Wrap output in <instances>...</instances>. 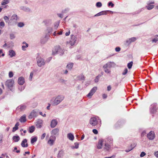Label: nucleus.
Returning a JSON list of instances; mask_svg holds the SVG:
<instances>
[{
    "mask_svg": "<svg viewBox=\"0 0 158 158\" xmlns=\"http://www.w3.org/2000/svg\"><path fill=\"white\" fill-rule=\"evenodd\" d=\"M64 97L62 95H59L56 96L54 99L52 105L56 106L60 103L64 99Z\"/></svg>",
    "mask_w": 158,
    "mask_h": 158,
    "instance_id": "obj_1",
    "label": "nucleus"
},
{
    "mask_svg": "<svg viewBox=\"0 0 158 158\" xmlns=\"http://www.w3.org/2000/svg\"><path fill=\"white\" fill-rule=\"evenodd\" d=\"M78 42V39L77 36L73 35H71L70 39L69 41L67 42L71 46H73L77 44Z\"/></svg>",
    "mask_w": 158,
    "mask_h": 158,
    "instance_id": "obj_2",
    "label": "nucleus"
},
{
    "mask_svg": "<svg viewBox=\"0 0 158 158\" xmlns=\"http://www.w3.org/2000/svg\"><path fill=\"white\" fill-rule=\"evenodd\" d=\"M64 53V51L63 49L59 46H56L54 48L52 51V54L53 55L59 54L61 56Z\"/></svg>",
    "mask_w": 158,
    "mask_h": 158,
    "instance_id": "obj_3",
    "label": "nucleus"
},
{
    "mask_svg": "<svg viewBox=\"0 0 158 158\" xmlns=\"http://www.w3.org/2000/svg\"><path fill=\"white\" fill-rule=\"evenodd\" d=\"M98 117L97 116L92 117L89 120V123L92 126H95L98 124Z\"/></svg>",
    "mask_w": 158,
    "mask_h": 158,
    "instance_id": "obj_4",
    "label": "nucleus"
},
{
    "mask_svg": "<svg viewBox=\"0 0 158 158\" xmlns=\"http://www.w3.org/2000/svg\"><path fill=\"white\" fill-rule=\"evenodd\" d=\"M36 60L37 64L38 66L41 67L45 64V61L43 58L40 57H38Z\"/></svg>",
    "mask_w": 158,
    "mask_h": 158,
    "instance_id": "obj_5",
    "label": "nucleus"
},
{
    "mask_svg": "<svg viewBox=\"0 0 158 158\" xmlns=\"http://www.w3.org/2000/svg\"><path fill=\"white\" fill-rule=\"evenodd\" d=\"M14 83V81L12 79H8L6 81L5 85L9 89H10V88L13 86Z\"/></svg>",
    "mask_w": 158,
    "mask_h": 158,
    "instance_id": "obj_6",
    "label": "nucleus"
},
{
    "mask_svg": "<svg viewBox=\"0 0 158 158\" xmlns=\"http://www.w3.org/2000/svg\"><path fill=\"white\" fill-rule=\"evenodd\" d=\"M155 3L154 1H149L147 3V6H146L145 7L148 10L152 9L154 7V6L153 4Z\"/></svg>",
    "mask_w": 158,
    "mask_h": 158,
    "instance_id": "obj_7",
    "label": "nucleus"
},
{
    "mask_svg": "<svg viewBox=\"0 0 158 158\" xmlns=\"http://www.w3.org/2000/svg\"><path fill=\"white\" fill-rule=\"evenodd\" d=\"M27 106V103H24L18 106L17 110L20 111H23L25 110Z\"/></svg>",
    "mask_w": 158,
    "mask_h": 158,
    "instance_id": "obj_8",
    "label": "nucleus"
},
{
    "mask_svg": "<svg viewBox=\"0 0 158 158\" xmlns=\"http://www.w3.org/2000/svg\"><path fill=\"white\" fill-rule=\"evenodd\" d=\"M97 90V87H94L90 91L89 93L87 95L88 97L89 98H91L92 96L96 92Z\"/></svg>",
    "mask_w": 158,
    "mask_h": 158,
    "instance_id": "obj_9",
    "label": "nucleus"
},
{
    "mask_svg": "<svg viewBox=\"0 0 158 158\" xmlns=\"http://www.w3.org/2000/svg\"><path fill=\"white\" fill-rule=\"evenodd\" d=\"M56 139V137L54 135H51L50 136L49 139L48 141V143L50 146H52Z\"/></svg>",
    "mask_w": 158,
    "mask_h": 158,
    "instance_id": "obj_10",
    "label": "nucleus"
},
{
    "mask_svg": "<svg viewBox=\"0 0 158 158\" xmlns=\"http://www.w3.org/2000/svg\"><path fill=\"white\" fill-rule=\"evenodd\" d=\"M147 137L150 140L153 139L155 137V133L153 131H151L147 134Z\"/></svg>",
    "mask_w": 158,
    "mask_h": 158,
    "instance_id": "obj_11",
    "label": "nucleus"
},
{
    "mask_svg": "<svg viewBox=\"0 0 158 158\" xmlns=\"http://www.w3.org/2000/svg\"><path fill=\"white\" fill-rule=\"evenodd\" d=\"M156 104L154 103L152 104L150 108V112L152 113H154L156 112Z\"/></svg>",
    "mask_w": 158,
    "mask_h": 158,
    "instance_id": "obj_12",
    "label": "nucleus"
},
{
    "mask_svg": "<svg viewBox=\"0 0 158 158\" xmlns=\"http://www.w3.org/2000/svg\"><path fill=\"white\" fill-rule=\"evenodd\" d=\"M105 65L106 66V67H108V68L114 67L116 65L115 63L113 62H108Z\"/></svg>",
    "mask_w": 158,
    "mask_h": 158,
    "instance_id": "obj_13",
    "label": "nucleus"
},
{
    "mask_svg": "<svg viewBox=\"0 0 158 158\" xmlns=\"http://www.w3.org/2000/svg\"><path fill=\"white\" fill-rule=\"evenodd\" d=\"M37 116V114L36 112L34 110H33L29 116V118L31 119L32 118L36 117Z\"/></svg>",
    "mask_w": 158,
    "mask_h": 158,
    "instance_id": "obj_14",
    "label": "nucleus"
},
{
    "mask_svg": "<svg viewBox=\"0 0 158 158\" xmlns=\"http://www.w3.org/2000/svg\"><path fill=\"white\" fill-rule=\"evenodd\" d=\"M105 143H107L111 144L113 142V139L112 137H109L105 139Z\"/></svg>",
    "mask_w": 158,
    "mask_h": 158,
    "instance_id": "obj_15",
    "label": "nucleus"
},
{
    "mask_svg": "<svg viewBox=\"0 0 158 158\" xmlns=\"http://www.w3.org/2000/svg\"><path fill=\"white\" fill-rule=\"evenodd\" d=\"M18 82L19 85H23L25 82L24 78L22 77H19L18 79Z\"/></svg>",
    "mask_w": 158,
    "mask_h": 158,
    "instance_id": "obj_16",
    "label": "nucleus"
},
{
    "mask_svg": "<svg viewBox=\"0 0 158 158\" xmlns=\"http://www.w3.org/2000/svg\"><path fill=\"white\" fill-rule=\"evenodd\" d=\"M57 124V122L56 119H52L51 123V127L52 128L55 127Z\"/></svg>",
    "mask_w": 158,
    "mask_h": 158,
    "instance_id": "obj_17",
    "label": "nucleus"
},
{
    "mask_svg": "<svg viewBox=\"0 0 158 158\" xmlns=\"http://www.w3.org/2000/svg\"><path fill=\"white\" fill-rule=\"evenodd\" d=\"M21 145L23 147H27L28 144L27 143V140L26 139H24L22 142Z\"/></svg>",
    "mask_w": 158,
    "mask_h": 158,
    "instance_id": "obj_18",
    "label": "nucleus"
},
{
    "mask_svg": "<svg viewBox=\"0 0 158 158\" xmlns=\"http://www.w3.org/2000/svg\"><path fill=\"white\" fill-rule=\"evenodd\" d=\"M103 141L102 139H100L99 140L98 144L97 146V148L98 149H100L102 148Z\"/></svg>",
    "mask_w": 158,
    "mask_h": 158,
    "instance_id": "obj_19",
    "label": "nucleus"
},
{
    "mask_svg": "<svg viewBox=\"0 0 158 158\" xmlns=\"http://www.w3.org/2000/svg\"><path fill=\"white\" fill-rule=\"evenodd\" d=\"M59 130L58 128H56L53 129L51 131V134L53 135H57L59 134Z\"/></svg>",
    "mask_w": 158,
    "mask_h": 158,
    "instance_id": "obj_20",
    "label": "nucleus"
},
{
    "mask_svg": "<svg viewBox=\"0 0 158 158\" xmlns=\"http://www.w3.org/2000/svg\"><path fill=\"white\" fill-rule=\"evenodd\" d=\"M77 78L79 81H84L85 79V77L84 75L81 74L77 76Z\"/></svg>",
    "mask_w": 158,
    "mask_h": 158,
    "instance_id": "obj_21",
    "label": "nucleus"
},
{
    "mask_svg": "<svg viewBox=\"0 0 158 158\" xmlns=\"http://www.w3.org/2000/svg\"><path fill=\"white\" fill-rule=\"evenodd\" d=\"M110 144L107 143H105L104 146V149L107 151H109L110 149L111 146Z\"/></svg>",
    "mask_w": 158,
    "mask_h": 158,
    "instance_id": "obj_22",
    "label": "nucleus"
},
{
    "mask_svg": "<svg viewBox=\"0 0 158 158\" xmlns=\"http://www.w3.org/2000/svg\"><path fill=\"white\" fill-rule=\"evenodd\" d=\"M19 120L21 123H24L26 121V115L24 114L20 118Z\"/></svg>",
    "mask_w": 158,
    "mask_h": 158,
    "instance_id": "obj_23",
    "label": "nucleus"
},
{
    "mask_svg": "<svg viewBox=\"0 0 158 158\" xmlns=\"http://www.w3.org/2000/svg\"><path fill=\"white\" fill-rule=\"evenodd\" d=\"M67 137L70 140L73 141L74 139V136L71 133H69L67 135Z\"/></svg>",
    "mask_w": 158,
    "mask_h": 158,
    "instance_id": "obj_24",
    "label": "nucleus"
},
{
    "mask_svg": "<svg viewBox=\"0 0 158 158\" xmlns=\"http://www.w3.org/2000/svg\"><path fill=\"white\" fill-rule=\"evenodd\" d=\"M9 55L10 56V57H12L15 56V53L14 50H10L9 51Z\"/></svg>",
    "mask_w": 158,
    "mask_h": 158,
    "instance_id": "obj_25",
    "label": "nucleus"
},
{
    "mask_svg": "<svg viewBox=\"0 0 158 158\" xmlns=\"http://www.w3.org/2000/svg\"><path fill=\"white\" fill-rule=\"evenodd\" d=\"M136 144L135 142L131 143L129 147V152L133 149L136 146Z\"/></svg>",
    "mask_w": 158,
    "mask_h": 158,
    "instance_id": "obj_26",
    "label": "nucleus"
},
{
    "mask_svg": "<svg viewBox=\"0 0 158 158\" xmlns=\"http://www.w3.org/2000/svg\"><path fill=\"white\" fill-rule=\"evenodd\" d=\"M103 68L104 69V70L106 73H110L111 72L110 70L108 69V67H106L105 64L103 65Z\"/></svg>",
    "mask_w": 158,
    "mask_h": 158,
    "instance_id": "obj_27",
    "label": "nucleus"
},
{
    "mask_svg": "<svg viewBox=\"0 0 158 158\" xmlns=\"http://www.w3.org/2000/svg\"><path fill=\"white\" fill-rule=\"evenodd\" d=\"M152 43H158V35H155L152 40Z\"/></svg>",
    "mask_w": 158,
    "mask_h": 158,
    "instance_id": "obj_28",
    "label": "nucleus"
},
{
    "mask_svg": "<svg viewBox=\"0 0 158 158\" xmlns=\"http://www.w3.org/2000/svg\"><path fill=\"white\" fill-rule=\"evenodd\" d=\"M19 122H17L15 124V126L13 128L12 132H14L17 130L19 128Z\"/></svg>",
    "mask_w": 158,
    "mask_h": 158,
    "instance_id": "obj_29",
    "label": "nucleus"
},
{
    "mask_svg": "<svg viewBox=\"0 0 158 158\" xmlns=\"http://www.w3.org/2000/svg\"><path fill=\"white\" fill-rule=\"evenodd\" d=\"M108 11H101L94 15V16H98L101 15H106L107 14V12Z\"/></svg>",
    "mask_w": 158,
    "mask_h": 158,
    "instance_id": "obj_30",
    "label": "nucleus"
},
{
    "mask_svg": "<svg viewBox=\"0 0 158 158\" xmlns=\"http://www.w3.org/2000/svg\"><path fill=\"white\" fill-rule=\"evenodd\" d=\"M12 139L15 142H18L20 140V137L18 135L14 136Z\"/></svg>",
    "mask_w": 158,
    "mask_h": 158,
    "instance_id": "obj_31",
    "label": "nucleus"
},
{
    "mask_svg": "<svg viewBox=\"0 0 158 158\" xmlns=\"http://www.w3.org/2000/svg\"><path fill=\"white\" fill-rule=\"evenodd\" d=\"M36 126L38 128H40L41 127L42 125V121H38L36 122Z\"/></svg>",
    "mask_w": 158,
    "mask_h": 158,
    "instance_id": "obj_32",
    "label": "nucleus"
},
{
    "mask_svg": "<svg viewBox=\"0 0 158 158\" xmlns=\"http://www.w3.org/2000/svg\"><path fill=\"white\" fill-rule=\"evenodd\" d=\"M22 44H25V45H23L22 47V50L25 51L26 50L25 48L28 47V44L26 43L25 42H23Z\"/></svg>",
    "mask_w": 158,
    "mask_h": 158,
    "instance_id": "obj_33",
    "label": "nucleus"
},
{
    "mask_svg": "<svg viewBox=\"0 0 158 158\" xmlns=\"http://www.w3.org/2000/svg\"><path fill=\"white\" fill-rule=\"evenodd\" d=\"M73 64L72 63H70L68 64L66 66L67 68L70 70L73 67Z\"/></svg>",
    "mask_w": 158,
    "mask_h": 158,
    "instance_id": "obj_34",
    "label": "nucleus"
},
{
    "mask_svg": "<svg viewBox=\"0 0 158 158\" xmlns=\"http://www.w3.org/2000/svg\"><path fill=\"white\" fill-rule=\"evenodd\" d=\"M35 128L34 126H32L29 128V133H32L35 130Z\"/></svg>",
    "mask_w": 158,
    "mask_h": 158,
    "instance_id": "obj_35",
    "label": "nucleus"
},
{
    "mask_svg": "<svg viewBox=\"0 0 158 158\" xmlns=\"http://www.w3.org/2000/svg\"><path fill=\"white\" fill-rule=\"evenodd\" d=\"M37 137H32L31 139V143L33 144L37 140Z\"/></svg>",
    "mask_w": 158,
    "mask_h": 158,
    "instance_id": "obj_36",
    "label": "nucleus"
},
{
    "mask_svg": "<svg viewBox=\"0 0 158 158\" xmlns=\"http://www.w3.org/2000/svg\"><path fill=\"white\" fill-rule=\"evenodd\" d=\"M63 151L62 150H60L58 154L57 157L58 158H60L63 156Z\"/></svg>",
    "mask_w": 158,
    "mask_h": 158,
    "instance_id": "obj_37",
    "label": "nucleus"
},
{
    "mask_svg": "<svg viewBox=\"0 0 158 158\" xmlns=\"http://www.w3.org/2000/svg\"><path fill=\"white\" fill-rule=\"evenodd\" d=\"M101 76V75H98V76H97L95 78L94 80V81L95 82H98V80L99 79L100 77Z\"/></svg>",
    "mask_w": 158,
    "mask_h": 158,
    "instance_id": "obj_38",
    "label": "nucleus"
},
{
    "mask_svg": "<svg viewBox=\"0 0 158 158\" xmlns=\"http://www.w3.org/2000/svg\"><path fill=\"white\" fill-rule=\"evenodd\" d=\"M9 2V0H3L2 2V5H5L8 4Z\"/></svg>",
    "mask_w": 158,
    "mask_h": 158,
    "instance_id": "obj_39",
    "label": "nucleus"
},
{
    "mask_svg": "<svg viewBox=\"0 0 158 158\" xmlns=\"http://www.w3.org/2000/svg\"><path fill=\"white\" fill-rule=\"evenodd\" d=\"M137 39L135 37H132L129 39V41L130 43L136 40Z\"/></svg>",
    "mask_w": 158,
    "mask_h": 158,
    "instance_id": "obj_40",
    "label": "nucleus"
},
{
    "mask_svg": "<svg viewBox=\"0 0 158 158\" xmlns=\"http://www.w3.org/2000/svg\"><path fill=\"white\" fill-rule=\"evenodd\" d=\"M25 89L24 86H19L18 89L20 92L22 91Z\"/></svg>",
    "mask_w": 158,
    "mask_h": 158,
    "instance_id": "obj_41",
    "label": "nucleus"
},
{
    "mask_svg": "<svg viewBox=\"0 0 158 158\" xmlns=\"http://www.w3.org/2000/svg\"><path fill=\"white\" fill-rule=\"evenodd\" d=\"M62 31H60L59 32H57L56 31H55L54 32L53 35L54 36H56L57 34H58L59 35H60L62 34Z\"/></svg>",
    "mask_w": 158,
    "mask_h": 158,
    "instance_id": "obj_42",
    "label": "nucleus"
},
{
    "mask_svg": "<svg viewBox=\"0 0 158 158\" xmlns=\"http://www.w3.org/2000/svg\"><path fill=\"white\" fill-rule=\"evenodd\" d=\"M33 74L34 73L33 72L31 73L29 77V80L30 81H31L32 80Z\"/></svg>",
    "mask_w": 158,
    "mask_h": 158,
    "instance_id": "obj_43",
    "label": "nucleus"
},
{
    "mask_svg": "<svg viewBox=\"0 0 158 158\" xmlns=\"http://www.w3.org/2000/svg\"><path fill=\"white\" fill-rule=\"evenodd\" d=\"M50 23V21L49 20H46L43 22V23L45 25H47Z\"/></svg>",
    "mask_w": 158,
    "mask_h": 158,
    "instance_id": "obj_44",
    "label": "nucleus"
},
{
    "mask_svg": "<svg viewBox=\"0 0 158 158\" xmlns=\"http://www.w3.org/2000/svg\"><path fill=\"white\" fill-rule=\"evenodd\" d=\"M24 26V24L22 22H20L18 24V26L19 27H22Z\"/></svg>",
    "mask_w": 158,
    "mask_h": 158,
    "instance_id": "obj_45",
    "label": "nucleus"
},
{
    "mask_svg": "<svg viewBox=\"0 0 158 158\" xmlns=\"http://www.w3.org/2000/svg\"><path fill=\"white\" fill-rule=\"evenodd\" d=\"M96 6L98 7H100L102 6V4L101 2H98L96 3Z\"/></svg>",
    "mask_w": 158,
    "mask_h": 158,
    "instance_id": "obj_46",
    "label": "nucleus"
},
{
    "mask_svg": "<svg viewBox=\"0 0 158 158\" xmlns=\"http://www.w3.org/2000/svg\"><path fill=\"white\" fill-rule=\"evenodd\" d=\"M128 72L127 69V68H125L124 69L123 72L122 73V74L123 75H124L127 73Z\"/></svg>",
    "mask_w": 158,
    "mask_h": 158,
    "instance_id": "obj_47",
    "label": "nucleus"
},
{
    "mask_svg": "<svg viewBox=\"0 0 158 158\" xmlns=\"http://www.w3.org/2000/svg\"><path fill=\"white\" fill-rule=\"evenodd\" d=\"M5 25L4 23L3 22H1L0 23V28H2Z\"/></svg>",
    "mask_w": 158,
    "mask_h": 158,
    "instance_id": "obj_48",
    "label": "nucleus"
},
{
    "mask_svg": "<svg viewBox=\"0 0 158 158\" xmlns=\"http://www.w3.org/2000/svg\"><path fill=\"white\" fill-rule=\"evenodd\" d=\"M13 76V72L12 71H10L9 72V77L11 78Z\"/></svg>",
    "mask_w": 158,
    "mask_h": 158,
    "instance_id": "obj_49",
    "label": "nucleus"
},
{
    "mask_svg": "<svg viewBox=\"0 0 158 158\" xmlns=\"http://www.w3.org/2000/svg\"><path fill=\"white\" fill-rule=\"evenodd\" d=\"M75 145V147H74V148H78L79 147V144L77 143H74Z\"/></svg>",
    "mask_w": 158,
    "mask_h": 158,
    "instance_id": "obj_50",
    "label": "nucleus"
},
{
    "mask_svg": "<svg viewBox=\"0 0 158 158\" xmlns=\"http://www.w3.org/2000/svg\"><path fill=\"white\" fill-rule=\"evenodd\" d=\"M92 131L95 134H98V131L96 129H93Z\"/></svg>",
    "mask_w": 158,
    "mask_h": 158,
    "instance_id": "obj_51",
    "label": "nucleus"
},
{
    "mask_svg": "<svg viewBox=\"0 0 158 158\" xmlns=\"http://www.w3.org/2000/svg\"><path fill=\"white\" fill-rule=\"evenodd\" d=\"M121 50V48L119 47H117L115 48V51L116 52H119Z\"/></svg>",
    "mask_w": 158,
    "mask_h": 158,
    "instance_id": "obj_52",
    "label": "nucleus"
},
{
    "mask_svg": "<svg viewBox=\"0 0 158 158\" xmlns=\"http://www.w3.org/2000/svg\"><path fill=\"white\" fill-rule=\"evenodd\" d=\"M10 38L11 39H13L15 38V36L14 34H11L10 35Z\"/></svg>",
    "mask_w": 158,
    "mask_h": 158,
    "instance_id": "obj_53",
    "label": "nucleus"
},
{
    "mask_svg": "<svg viewBox=\"0 0 158 158\" xmlns=\"http://www.w3.org/2000/svg\"><path fill=\"white\" fill-rule=\"evenodd\" d=\"M46 133H44L41 136V139H44V137H45V135H46Z\"/></svg>",
    "mask_w": 158,
    "mask_h": 158,
    "instance_id": "obj_54",
    "label": "nucleus"
},
{
    "mask_svg": "<svg viewBox=\"0 0 158 158\" xmlns=\"http://www.w3.org/2000/svg\"><path fill=\"white\" fill-rule=\"evenodd\" d=\"M133 63L132 61L129 63V69L131 68L132 66L133 65Z\"/></svg>",
    "mask_w": 158,
    "mask_h": 158,
    "instance_id": "obj_55",
    "label": "nucleus"
},
{
    "mask_svg": "<svg viewBox=\"0 0 158 158\" xmlns=\"http://www.w3.org/2000/svg\"><path fill=\"white\" fill-rule=\"evenodd\" d=\"M108 5L109 6H111L112 7H113L114 6V4L112 2H109Z\"/></svg>",
    "mask_w": 158,
    "mask_h": 158,
    "instance_id": "obj_56",
    "label": "nucleus"
},
{
    "mask_svg": "<svg viewBox=\"0 0 158 158\" xmlns=\"http://www.w3.org/2000/svg\"><path fill=\"white\" fill-rule=\"evenodd\" d=\"M146 155V153L144 152H142L140 155V156L141 157H142Z\"/></svg>",
    "mask_w": 158,
    "mask_h": 158,
    "instance_id": "obj_57",
    "label": "nucleus"
},
{
    "mask_svg": "<svg viewBox=\"0 0 158 158\" xmlns=\"http://www.w3.org/2000/svg\"><path fill=\"white\" fill-rule=\"evenodd\" d=\"M12 19H17V16L16 15H14L12 16Z\"/></svg>",
    "mask_w": 158,
    "mask_h": 158,
    "instance_id": "obj_58",
    "label": "nucleus"
},
{
    "mask_svg": "<svg viewBox=\"0 0 158 158\" xmlns=\"http://www.w3.org/2000/svg\"><path fill=\"white\" fill-rule=\"evenodd\" d=\"M128 40H127L126 42L125 43V45L126 47H127L128 46Z\"/></svg>",
    "mask_w": 158,
    "mask_h": 158,
    "instance_id": "obj_59",
    "label": "nucleus"
},
{
    "mask_svg": "<svg viewBox=\"0 0 158 158\" xmlns=\"http://www.w3.org/2000/svg\"><path fill=\"white\" fill-rule=\"evenodd\" d=\"M63 71V73L64 74H66L68 73V70H64Z\"/></svg>",
    "mask_w": 158,
    "mask_h": 158,
    "instance_id": "obj_60",
    "label": "nucleus"
},
{
    "mask_svg": "<svg viewBox=\"0 0 158 158\" xmlns=\"http://www.w3.org/2000/svg\"><path fill=\"white\" fill-rule=\"evenodd\" d=\"M59 23H56V24L55 25V28L56 29L58 27V26H59Z\"/></svg>",
    "mask_w": 158,
    "mask_h": 158,
    "instance_id": "obj_61",
    "label": "nucleus"
},
{
    "mask_svg": "<svg viewBox=\"0 0 158 158\" xmlns=\"http://www.w3.org/2000/svg\"><path fill=\"white\" fill-rule=\"evenodd\" d=\"M146 134V131H143L141 133V136H143L145 135Z\"/></svg>",
    "mask_w": 158,
    "mask_h": 158,
    "instance_id": "obj_62",
    "label": "nucleus"
},
{
    "mask_svg": "<svg viewBox=\"0 0 158 158\" xmlns=\"http://www.w3.org/2000/svg\"><path fill=\"white\" fill-rule=\"evenodd\" d=\"M30 152H25L24 154H23V156H25L26 154H30Z\"/></svg>",
    "mask_w": 158,
    "mask_h": 158,
    "instance_id": "obj_63",
    "label": "nucleus"
},
{
    "mask_svg": "<svg viewBox=\"0 0 158 158\" xmlns=\"http://www.w3.org/2000/svg\"><path fill=\"white\" fill-rule=\"evenodd\" d=\"M154 155L156 157H158V151L155 152Z\"/></svg>",
    "mask_w": 158,
    "mask_h": 158,
    "instance_id": "obj_64",
    "label": "nucleus"
}]
</instances>
